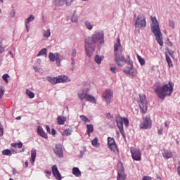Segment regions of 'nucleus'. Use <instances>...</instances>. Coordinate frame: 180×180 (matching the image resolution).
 I'll list each match as a JSON object with an SVG mask.
<instances>
[{"label": "nucleus", "mask_w": 180, "mask_h": 180, "mask_svg": "<svg viewBox=\"0 0 180 180\" xmlns=\"http://www.w3.org/2000/svg\"><path fill=\"white\" fill-rule=\"evenodd\" d=\"M152 121L150 116L147 115L146 117H143V122L139 124L140 129H143L147 130V129H151Z\"/></svg>", "instance_id": "7"}, {"label": "nucleus", "mask_w": 180, "mask_h": 180, "mask_svg": "<svg viewBox=\"0 0 180 180\" xmlns=\"http://www.w3.org/2000/svg\"><path fill=\"white\" fill-rule=\"evenodd\" d=\"M122 50L123 49H122V44H120V39L117 38V42L114 45V53L115 54H116V53H119L117 51L122 53Z\"/></svg>", "instance_id": "17"}, {"label": "nucleus", "mask_w": 180, "mask_h": 180, "mask_svg": "<svg viewBox=\"0 0 180 180\" xmlns=\"http://www.w3.org/2000/svg\"><path fill=\"white\" fill-rule=\"evenodd\" d=\"M124 72L127 75H130L131 77H136L137 75V70L133 68V65H130L129 67H127L124 70Z\"/></svg>", "instance_id": "15"}, {"label": "nucleus", "mask_w": 180, "mask_h": 180, "mask_svg": "<svg viewBox=\"0 0 180 180\" xmlns=\"http://www.w3.org/2000/svg\"><path fill=\"white\" fill-rule=\"evenodd\" d=\"M44 37H50V36H51V32H50V29H48L47 30L44 32Z\"/></svg>", "instance_id": "43"}, {"label": "nucleus", "mask_w": 180, "mask_h": 180, "mask_svg": "<svg viewBox=\"0 0 180 180\" xmlns=\"http://www.w3.org/2000/svg\"><path fill=\"white\" fill-rule=\"evenodd\" d=\"M115 120H116L117 126L123 139H126V134L124 133V129L123 128V118L119 115H117Z\"/></svg>", "instance_id": "8"}, {"label": "nucleus", "mask_w": 180, "mask_h": 180, "mask_svg": "<svg viewBox=\"0 0 180 180\" xmlns=\"http://www.w3.org/2000/svg\"><path fill=\"white\" fill-rule=\"evenodd\" d=\"M108 146L110 150H111V151H112L115 154H116V153H117L118 150H117V147H116V142L115 141V139L108 137Z\"/></svg>", "instance_id": "13"}, {"label": "nucleus", "mask_w": 180, "mask_h": 180, "mask_svg": "<svg viewBox=\"0 0 180 180\" xmlns=\"http://www.w3.org/2000/svg\"><path fill=\"white\" fill-rule=\"evenodd\" d=\"M150 20L152 22L150 25V29L152 33H153L156 41H158L160 46H164V41H162V33L161 32V29L160 28V23L155 17H150Z\"/></svg>", "instance_id": "3"}, {"label": "nucleus", "mask_w": 180, "mask_h": 180, "mask_svg": "<svg viewBox=\"0 0 180 180\" xmlns=\"http://www.w3.org/2000/svg\"><path fill=\"white\" fill-rule=\"evenodd\" d=\"M138 103L139 105V108L143 113H146L147 112V108L148 106V102H147V97H146V95H139V101H138Z\"/></svg>", "instance_id": "5"}, {"label": "nucleus", "mask_w": 180, "mask_h": 180, "mask_svg": "<svg viewBox=\"0 0 180 180\" xmlns=\"http://www.w3.org/2000/svg\"><path fill=\"white\" fill-rule=\"evenodd\" d=\"M40 56H45V57H47V49L44 48L39 51L37 57H40Z\"/></svg>", "instance_id": "28"}, {"label": "nucleus", "mask_w": 180, "mask_h": 180, "mask_svg": "<svg viewBox=\"0 0 180 180\" xmlns=\"http://www.w3.org/2000/svg\"><path fill=\"white\" fill-rule=\"evenodd\" d=\"M0 136H4V127H2V124L0 122Z\"/></svg>", "instance_id": "52"}, {"label": "nucleus", "mask_w": 180, "mask_h": 180, "mask_svg": "<svg viewBox=\"0 0 180 180\" xmlns=\"http://www.w3.org/2000/svg\"><path fill=\"white\" fill-rule=\"evenodd\" d=\"M142 180H151V176H144L142 178Z\"/></svg>", "instance_id": "54"}, {"label": "nucleus", "mask_w": 180, "mask_h": 180, "mask_svg": "<svg viewBox=\"0 0 180 180\" xmlns=\"http://www.w3.org/2000/svg\"><path fill=\"white\" fill-rule=\"evenodd\" d=\"M17 147L18 148H22V147H23V143L22 142L17 143Z\"/></svg>", "instance_id": "55"}, {"label": "nucleus", "mask_w": 180, "mask_h": 180, "mask_svg": "<svg viewBox=\"0 0 180 180\" xmlns=\"http://www.w3.org/2000/svg\"><path fill=\"white\" fill-rule=\"evenodd\" d=\"M71 133H72V131L70 129H65L62 134V136H71Z\"/></svg>", "instance_id": "41"}, {"label": "nucleus", "mask_w": 180, "mask_h": 180, "mask_svg": "<svg viewBox=\"0 0 180 180\" xmlns=\"http://www.w3.org/2000/svg\"><path fill=\"white\" fill-rule=\"evenodd\" d=\"M4 94H5V87L0 85V99H1Z\"/></svg>", "instance_id": "40"}, {"label": "nucleus", "mask_w": 180, "mask_h": 180, "mask_svg": "<svg viewBox=\"0 0 180 180\" xmlns=\"http://www.w3.org/2000/svg\"><path fill=\"white\" fill-rule=\"evenodd\" d=\"M162 131H163L162 129H160L158 130V133L159 136H161V134H162Z\"/></svg>", "instance_id": "58"}, {"label": "nucleus", "mask_w": 180, "mask_h": 180, "mask_svg": "<svg viewBox=\"0 0 180 180\" xmlns=\"http://www.w3.org/2000/svg\"><path fill=\"white\" fill-rule=\"evenodd\" d=\"M74 4V0H70L69 2L68 1H66V6H71Z\"/></svg>", "instance_id": "51"}, {"label": "nucleus", "mask_w": 180, "mask_h": 180, "mask_svg": "<svg viewBox=\"0 0 180 180\" xmlns=\"http://www.w3.org/2000/svg\"><path fill=\"white\" fill-rule=\"evenodd\" d=\"M127 63L128 65H133V60L130 58V55L127 56Z\"/></svg>", "instance_id": "42"}, {"label": "nucleus", "mask_w": 180, "mask_h": 180, "mask_svg": "<svg viewBox=\"0 0 180 180\" xmlns=\"http://www.w3.org/2000/svg\"><path fill=\"white\" fill-rule=\"evenodd\" d=\"M103 58H105V56H99V55H96L94 57V61L96 64L99 65L102 63V60H103Z\"/></svg>", "instance_id": "24"}, {"label": "nucleus", "mask_w": 180, "mask_h": 180, "mask_svg": "<svg viewBox=\"0 0 180 180\" xmlns=\"http://www.w3.org/2000/svg\"><path fill=\"white\" fill-rule=\"evenodd\" d=\"M103 97L104 98L106 104L110 105V101H112V98L113 97V92L110 89H106L103 94Z\"/></svg>", "instance_id": "12"}, {"label": "nucleus", "mask_w": 180, "mask_h": 180, "mask_svg": "<svg viewBox=\"0 0 180 180\" xmlns=\"http://www.w3.org/2000/svg\"><path fill=\"white\" fill-rule=\"evenodd\" d=\"M84 26L88 29V30H92V29H94V25H92L91 22L88 20L84 21Z\"/></svg>", "instance_id": "31"}, {"label": "nucleus", "mask_w": 180, "mask_h": 180, "mask_svg": "<svg viewBox=\"0 0 180 180\" xmlns=\"http://www.w3.org/2000/svg\"><path fill=\"white\" fill-rule=\"evenodd\" d=\"M36 149H32L31 150V162L32 164H34V161H36Z\"/></svg>", "instance_id": "26"}, {"label": "nucleus", "mask_w": 180, "mask_h": 180, "mask_svg": "<svg viewBox=\"0 0 180 180\" xmlns=\"http://www.w3.org/2000/svg\"><path fill=\"white\" fill-rule=\"evenodd\" d=\"M67 118H65V117H61V116H59L58 117V124H60V125H63L64 124V123H65V120H66Z\"/></svg>", "instance_id": "29"}, {"label": "nucleus", "mask_w": 180, "mask_h": 180, "mask_svg": "<svg viewBox=\"0 0 180 180\" xmlns=\"http://www.w3.org/2000/svg\"><path fill=\"white\" fill-rule=\"evenodd\" d=\"M49 58L50 61L52 63H54V61H56L57 65L60 66V64L61 63V56H60V53H53V52H50L49 55Z\"/></svg>", "instance_id": "9"}, {"label": "nucleus", "mask_w": 180, "mask_h": 180, "mask_svg": "<svg viewBox=\"0 0 180 180\" xmlns=\"http://www.w3.org/2000/svg\"><path fill=\"white\" fill-rule=\"evenodd\" d=\"M86 133L89 137H91V133H94V125L92 124H86Z\"/></svg>", "instance_id": "23"}, {"label": "nucleus", "mask_w": 180, "mask_h": 180, "mask_svg": "<svg viewBox=\"0 0 180 180\" xmlns=\"http://www.w3.org/2000/svg\"><path fill=\"white\" fill-rule=\"evenodd\" d=\"M105 33L103 31L95 32L91 37H89L84 40L85 51L87 57L93 56L96 46L99 50L102 48V46L105 44Z\"/></svg>", "instance_id": "1"}, {"label": "nucleus", "mask_w": 180, "mask_h": 180, "mask_svg": "<svg viewBox=\"0 0 180 180\" xmlns=\"http://www.w3.org/2000/svg\"><path fill=\"white\" fill-rule=\"evenodd\" d=\"M37 63H38V64H41V60L40 58H38L37 60Z\"/></svg>", "instance_id": "64"}, {"label": "nucleus", "mask_w": 180, "mask_h": 180, "mask_svg": "<svg viewBox=\"0 0 180 180\" xmlns=\"http://www.w3.org/2000/svg\"><path fill=\"white\" fill-rule=\"evenodd\" d=\"M34 70L36 72H39L40 71V68H37V67H34Z\"/></svg>", "instance_id": "60"}, {"label": "nucleus", "mask_w": 180, "mask_h": 180, "mask_svg": "<svg viewBox=\"0 0 180 180\" xmlns=\"http://www.w3.org/2000/svg\"><path fill=\"white\" fill-rule=\"evenodd\" d=\"M4 81H5V82H6V84H8V78H9V75L8 74H4L2 77Z\"/></svg>", "instance_id": "48"}, {"label": "nucleus", "mask_w": 180, "mask_h": 180, "mask_svg": "<svg viewBox=\"0 0 180 180\" xmlns=\"http://www.w3.org/2000/svg\"><path fill=\"white\" fill-rule=\"evenodd\" d=\"M80 119L82 120V122H84V123H91V120H89L85 115H80Z\"/></svg>", "instance_id": "33"}, {"label": "nucleus", "mask_w": 180, "mask_h": 180, "mask_svg": "<svg viewBox=\"0 0 180 180\" xmlns=\"http://www.w3.org/2000/svg\"><path fill=\"white\" fill-rule=\"evenodd\" d=\"M46 79L47 81H49V82H50L53 85H56V84H60L59 77H48Z\"/></svg>", "instance_id": "20"}, {"label": "nucleus", "mask_w": 180, "mask_h": 180, "mask_svg": "<svg viewBox=\"0 0 180 180\" xmlns=\"http://www.w3.org/2000/svg\"><path fill=\"white\" fill-rule=\"evenodd\" d=\"M146 26L147 21L146 20V17L144 16V15H139L135 20V27L141 29L142 27H146Z\"/></svg>", "instance_id": "4"}, {"label": "nucleus", "mask_w": 180, "mask_h": 180, "mask_svg": "<svg viewBox=\"0 0 180 180\" xmlns=\"http://www.w3.org/2000/svg\"><path fill=\"white\" fill-rule=\"evenodd\" d=\"M88 94L85 92L83 89H81L78 92V96L81 99V101H84L86 98Z\"/></svg>", "instance_id": "21"}, {"label": "nucleus", "mask_w": 180, "mask_h": 180, "mask_svg": "<svg viewBox=\"0 0 180 180\" xmlns=\"http://www.w3.org/2000/svg\"><path fill=\"white\" fill-rule=\"evenodd\" d=\"M126 178H127V176L124 174V167H123V164L121 163L118 166L117 180H126Z\"/></svg>", "instance_id": "11"}, {"label": "nucleus", "mask_w": 180, "mask_h": 180, "mask_svg": "<svg viewBox=\"0 0 180 180\" xmlns=\"http://www.w3.org/2000/svg\"><path fill=\"white\" fill-rule=\"evenodd\" d=\"M11 147H13L14 148H16L18 147V143H11Z\"/></svg>", "instance_id": "59"}, {"label": "nucleus", "mask_w": 180, "mask_h": 180, "mask_svg": "<svg viewBox=\"0 0 180 180\" xmlns=\"http://www.w3.org/2000/svg\"><path fill=\"white\" fill-rule=\"evenodd\" d=\"M56 133L57 132H56V129H51V134H52V136H56Z\"/></svg>", "instance_id": "57"}, {"label": "nucleus", "mask_w": 180, "mask_h": 180, "mask_svg": "<svg viewBox=\"0 0 180 180\" xmlns=\"http://www.w3.org/2000/svg\"><path fill=\"white\" fill-rule=\"evenodd\" d=\"M154 92L159 99L164 101L166 96H171V95H172V93L174 92V83H172V82H169L162 86H157L154 88Z\"/></svg>", "instance_id": "2"}, {"label": "nucleus", "mask_w": 180, "mask_h": 180, "mask_svg": "<svg viewBox=\"0 0 180 180\" xmlns=\"http://www.w3.org/2000/svg\"><path fill=\"white\" fill-rule=\"evenodd\" d=\"M84 99L85 101H86L87 102H90L91 103H96V99L94 96L87 94V96H86V98Z\"/></svg>", "instance_id": "22"}, {"label": "nucleus", "mask_w": 180, "mask_h": 180, "mask_svg": "<svg viewBox=\"0 0 180 180\" xmlns=\"http://www.w3.org/2000/svg\"><path fill=\"white\" fill-rule=\"evenodd\" d=\"M165 57H166V61L168 64V67H169V68H171L172 67H174V65L172 64V60H171V58L169 57V56H168V54H165Z\"/></svg>", "instance_id": "30"}, {"label": "nucleus", "mask_w": 180, "mask_h": 180, "mask_svg": "<svg viewBox=\"0 0 180 180\" xmlns=\"http://www.w3.org/2000/svg\"><path fill=\"white\" fill-rule=\"evenodd\" d=\"M71 58H75L77 57V49H72L71 53Z\"/></svg>", "instance_id": "44"}, {"label": "nucleus", "mask_w": 180, "mask_h": 180, "mask_svg": "<svg viewBox=\"0 0 180 180\" xmlns=\"http://www.w3.org/2000/svg\"><path fill=\"white\" fill-rule=\"evenodd\" d=\"M107 119H108L109 120H111V122H113L114 119H113V115H110V112H108L106 115Z\"/></svg>", "instance_id": "47"}, {"label": "nucleus", "mask_w": 180, "mask_h": 180, "mask_svg": "<svg viewBox=\"0 0 180 180\" xmlns=\"http://www.w3.org/2000/svg\"><path fill=\"white\" fill-rule=\"evenodd\" d=\"M110 71H112V72L113 74H116V72H117V68H116L115 67H111L110 68Z\"/></svg>", "instance_id": "50"}, {"label": "nucleus", "mask_w": 180, "mask_h": 180, "mask_svg": "<svg viewBox=\"0 0 180 180\" xmlns=\"http://www.w3.org/2000/svg\"><path fill=\"white\" fill-rule=\"evenodd\" d=\"M52 174L53 176L56 178V179H63V177L61 176V174H60V172L58 171V168H57V166L56 165L52 166Z\"/></svg>", "instance_id": "16"}, {"label": "nucleus", "mask_w": 180, "mask_h": 180, "mask_svg": "<svg viewBox=\"0 0 180 180\" xmlns=\"http://www.w3.org/2000/svg\"><path fill=\"white\" fill-rule=\"evenodd\" d=\"M26 94L30 99H33V98H34V93H33L32 91L27 89Z\"/></svg>", "instance_id": "37"}, {"label": "nucleus", "mask_w": 180, "mask_h": 180, "mask_svg": "<svg viewBox=\"0 0 180 180\" xmlns=\"http://www.w3.org/2000/svg\"><path fill=\"white\" fill-rule=\"evenodd\" d=\"M68 0H56L55 5L56 6H64L66 4V2Z\"/></svg>", "instance_id": "27"}, {"label": "nucleus", "mask_w": 180, "mask_h": 180, "mask_svg": "<svg viewBox=\"0 0 180 180\" xmlns=\"http://www.w3.org/2000/svg\"><path fill=\"white\" fill-rule=\"evenodd\" d=\"M53 153L58 158H63L64 153H63V146L60 144H56L53 148Z\"/></svg>", "instance_id": "14"}, {"label": "nucleus", "mask_w": 180, "mask_h": 180, "mask_svg": "<svg viewBox=\"0 0 180 180\" xmlns=\"http://www.w3.org/2000/svg\"><path fill=\"white\" fill-rule=\"evenodd\" d=\"M169 26L170 27H172V29H175V23L174 22V21H169Z\"/></svg>", "instance_id": "49"}, {"label": "nucleus", "mask_w": 180, "mask_h": 180, "mask_svg": "<svg viewBox=\"0 0 180 180\" xmlns=\"http://www.w3.org/2000/svg\"><path fill=\"white\" fill-rule=\"evenodd\" d=\"M3 155H12V151L9 149H6L2 151Z\"/></svg>", "instance_id": "36"}, {"label": "nucleus", "mask_w": 180, "mask_h": 180, "mask_svg": "<svg viewBox=\"0 0 180 180\" xmlns=\"http://www.w3.org/2000/svg\"><path fill=\"white\" fill-rule=\"evenodd\" d=\"M34 20V16L33 15H30V17L26 20L25 25L30 23V22H33Z\"/></svg>", "instance_id": "38"}, {"label": "nucleus", "mask_w": 180, "mask_h": 180, "mask_svg": "<svg viewBox=\"0 0 180 180\" xmlns=\"http://www.w3.org/2000/svg\"><path fill=\"white\" fill-rule=\"evenodd\" d=\"M72 174L75 176L79 177L81 176V171L78 167H73L72 168Z\"/></svg>", "instance_id": "25"}, {"label": "nucleus", "mask_w": 180, "mask_h": 180, "mask_svg": "<svg viewBox=\"0 0 180 180\" xmlns=\"http://www.w3.org/2000/svg\"><path fill=\"white\" fill-rule=\"evenodd\" d=\"M115 62L118 65V67H123L126 63H127V60H126V58H124V56L122 53H115Z\"/></svg>", "instance_id": "6"}, {"label": "nucleus", "mask_w": 180, "mask_h": 180, "mask_svg": "<svg viewBox=\"0 0 180 180\" xmlns=\"http://www.w3.org/2000/svg\"><path fill=\"white\" fill-rule=\"evenodd\" d=\"M122 120L124 122V126H126V127H129V120L126 117L122 118Z\"/></svg>", "instance_id": "46"}, {"label": "nucleus", "mask_w": 180, "mask_h": 180, "mask_svg": "<svg viewBox=\"0 0 180 180\" xmlns=\"http://www.w3.org/2000/svg\"><path fill=\"white\" fill-rule=\"evenodd\" d=\"M13 175H16V174H18V171L15 169H13Z\"/></svg>", "instance_id": "63"}, {"label": "nucleus", "mask_w": 180, "mask_h": 180, "mask_svg": "<svg viewBox=\"0 0 180 180\" xmlns=\"http://www.w3.org/2000/svg\"><path fill=\"white\" fill-rule=\"evenodd\" d=\"M131 158L134 161H141V150L140 149H130Z\"/></svg>", "instance_id": "10"}, {"label": "nucleus", "mask_w": 180, "mask_h": 180, "mask_svg": "<svg viewBox=\"0 0 180 180\" xmlns=\"http://www.w3.org/2000/svg\"><path fill=\"white\" fill-rule=\"evenodd\" d=\"M177 174L180 176V165L177 167Z\"/></svg>", "instance_id": "62"}, {"label": "nucleus", "mask_w": 180, "mask_h": 180, "mask_svg": "<svg viewBox=\"0 0 180 180\" xmlns=\"http://www.w3.org/2000/svg\"><path fill=\"white\" fill-rule=\"evenodd\" d=\"M71 20L72 22L77 23V22H78V17L75 14H74L71 18Z\"/></svg>", "instance_id": "45"}, {"label": "nucleus", "mask_w": 180, "mask_h": 180, "mask_svg": "<svg viewBox=\"0 0 180 180\" xmlns=\"http://www.w3.org/2000/svg\"><path fill=\"white\" fill-rule=\"evenodd\" d=\"M139 62L140 63L141 65H145L146 64V60L144 58H141V56H137Z\"/></svg>", "instance_id": "39"}, {"label": "nucleus", "mask_w": 180, "mask_h": 180, "mask_svg": "<svg viewBox=\"0 0 180 180\" xmlns=\"http://www.w3.org/2000/svg\"><path fill=\"white\" fill-rule=\"evenodd\" d=\"M162 155L166 160H169V158H172V157H173L172 152L171 150H165L162 153Z\"/></svg>", "instance_id": "19"}, {"label": "nucleus", "mask_w": 180, "mask_h": 180, "mask_svg": "<svg viewBox=\"0 0 180 180\" xmlns=\"http://www.w3.org/2000/svg\"><path fill=\"white\" fill-rule=\"evenodd\" d=\"M46 129L47 133H49V134H51V131L50 129V127L49 125H46Z\"/></svg>", "instance_id": "56"}, {"label": "nucleus", "mask_w": 180, "mask_h": 180, "mask_svg": "<svg viewBox=\"0 0 180 180\" xmlns=\"http://www.w3.org/2000/svg\"><path fill=\"white\" fill-rule=\"evenodd\" d=\"M4 39L0 37V53H3L5 51V47H4Z\"/></svg>", "instance_id": "34"}, {"label": "nucleus", "mask_w": 180, "mask_h": 180, "mask_svg": "<svg viewBox=\"0 0 180 180\" xmlns=\"http://www.w3.org/2000/svg\"><path fill=\"white\" fill-rule=\"evenodd\" d=\"M91 144L94 147H99V146H101V144L98 143V138H94L91 141Z\"/></svg>", "instance_id": "35"}, {"label": "nucleus", "mask_w": 180, "mask_h": 180, "mask_svg": "<svg viewBox=\"0 0 180 180\" xmlns=\"http://www.w3.org/2000/svg\"><path fill=\"white\" fill-rule=\"evenodd\" d=\"M165 127H168L169 126V122L166 121V122H165Z\"/></svg>", "instance_id": "61"}, {"label": "nucleus", "mask_w": 180, "mask_h": 180, "mask_svg": "<svg viewBox=\"0 0 180 180\" xmlns=\"http://www.w3.org/2000/svg\"><path fill=\"white\" fill-rule=\"evenodd\" d=\"M58 77H59V83L67 82V81L68 79V77H67L65 75H60V76H58Z\"/></svg>", "instance_id": "32"}, {"label": "nucleus", "mask_w": 180, "mask_h": 180, "mask_svg": "<svg viewBox=\"0 0 180 180\" xmlns=\"http://www.w3.org/2000/svg\"><path fill=\"white\" fill-rule=\"evenodd\" d=\"M37 134L40 136L41 137H43V139H49V136H47L46 131L43 130V127L41 126H39L37 127Z\"/></svg>", "instance_id": "18"}, {"label": "nucleus", "mask_w": 180, "mask_h": 180, "mask_svg": "<svg viewBox=\"0 0 180 180\" xmlns=\"http://www.w3.org/2000/svg\"><path fill=\"white\" fill-rule=\"evenodd\" d=\"M72 62V70H74V66L75 65V60H74V58H71Z\"/></svg>", "instance_id": "53"}]
</instances>
